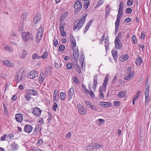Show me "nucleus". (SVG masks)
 Instances as JSON below:
<instances>
[{"mask_svg":"<svg viewBox=\"0 0 151 151\" xmlns=\"http://www.w3.org/2000/svg\"><path fill=\"white\" fill-rule=\"evenodd\" d=\"M83 91V92H86L87 93L89 92V91L86 88L85 86L83 84L82 85Z\"/></svg>","mask_w":151,"mask_h":151,"instance_id":"obj_42","label":"nucleus"},{"mask_svg":"<svg viewBox=\"0 0 151 151\" xmlns=\"http://www.w3.org/2000/svg\"><path fill=\"white\" fill-rule=\"evenodd\" d=\"M76 71L80 74L81 73V68L78 65H77V67L76 68Z\"/></svg>","mask_w":151,"mask_h":151,"instance_id":"obj_64","label":"nucleus"},{"mask_svg":"<svg viewBox=\"0 0 151 151\" xmlns=\"http://www.w3.org/2000/svg\"><path fill=\"white\" fill-rule=\"evenodd\" d=\"M74 93V89L73 87L71 88L68 90V101H70L71 99L73 94Z\"/></svg>","mask_w":151,"mask_h":151,"instance_id":"obj_7","label":"nucleus"},{"mask_svg":"<svg viewBox=\"0 0 151 151\" xmlns=\"http://www.w3.org/2000/svg\"><path fill=\"white\" fill-rule=\"evenodd\" d=\"M90 109L93 110H97L98 109L97 107H96L94 105H92L91 107L90 108Z\"/></svg>","mask_w":151,"mask_h":151,"instance_id":"obj_61","label":"nucleus"},{"mask_svg":"<svg viewBox=\"0 0 151 151\" xmlns=\"http://www.w3.org/2000/svg\"><path fill=\"white\" fill-rule=\"evenodd\" d=\"M18 148V145L15 142L12 143L10 145L11 150L12 151L17 150Z\"/></svg>","mask_w":151,"mask_h":151,"instance_id":"obj_14","label":"nucleus"},{"mask_svg":"<svg viewBox=\"0 0 151 151\" xmlns=\"http://www.w3.org/2000/svg\"><path fill=\"white\" fill-rule=\"evenodd\" d=\"M45 75H44V74L42 73H41L40 74L39 79L38 80L39 83H40V84H42L43 82V81L45 79Z\"/></svg>","mask_w":151,"mask_h":151,"instance_id":"obj_19","label":"nucleus"},{"mask_svg":"<svg viewBox=\"0 0 151 151\" xmlns=\"http://www.w3.org/2000/svg\"><path fill=\"white\" fill-rule=\"evenodd\" d=\"M14 136V135L13 134L10 133L8 135H7V139L9 140L13 138Z\"/></svg>","mask_w":151,"mask_h":151,"instance_id":"obj_45","label":"nucleus"},{"mask_svg":"<svg viewBox=\"0 0 151 151\" xmlns=\"http://www.w3.org/2000/svg\"><path fill=\"white\" fill-rule=\"evenodd\" d=\"M38 123L41 124H43L44 123L43 119L41 118H39L37 119Z\"/></svg>","mask_w":151,"mask_h":151,"instance_id":"obj_40","label":"nucleus"},{"mask_svg":"<svg viewBox=\"0 0 151 151\" xmlns=\"http://www.w3.org/2000/svg\"><path fill=\"white\" fill-rule=\"evenodd\" d=\"M132 39L133 41V42L134 44H136L137 42V40L136 39L135 36L134 35H133L132 37Z\"/></svg>","mask_w":151,"mask_h":151,"instance_id":"obj_57","label":"nucleus"},{"mask_svg":"<svg viewBox=\"0 0 151 151\" xmlns=\"http://www.w3.org/2000/svg\"><path fill=\"white\" fill-rule=\"evenodd\" d=\"M68 14V12H65L63 14H62L61 15H60L59 18L60 22V23L62 22L63 21L65 20Z\"/></svg>","mask_w":151,"mask_h":151,"instance_id":"obj_11","label":"nucleus"},{"mask_svg":"<svg viewBox=\"0 0 151 151\" xmlns=\"http://www.w3.org/2000/svg\"><path fill=\"white\" fill-rule=\"evenodd\" d=\"M65 46L64 45H61L59 47V51L60 52H63L65 49Z\"/></svg>","mask_w":151,"mask_h":151,"instance_id":"obj_50","label":"nucleus"},{"mask_svg":"<svg viewBox=\"0 0 151 151\" xmlns=\"http://www.w3.org/2000/svg\"><path fill=\"white\" fill-rule=\"evenodd\" d=\"M60 96L61 98V100L62 101H64L65 98L66 94L64 93L61 92L60 94Z\"/></svg>","mask_w":151,"mask_h":151,"instance_id":"obj_35","label":"nucleus"},{"mask_svg":"<svg viewBox=\"0 0 151 151\" xmlns=\"http://www.w3.org/2000/svg\"><path fill=\"white\" fill-rule=\"evenodd\" d=\"M27 52L25 50H23V52L22 54H21L20 56V57L22 58H24L27 56Z\"/></svg>","mask_w":151,"mask_h":151,"instance_id":"obj_28","label":"nucleus"},{"mask_svg":"<svg viewBox=\"0 0 151 151\" xmlns=\"http://www.w3.org/2000/svg\"><path fill=\"white\" fill-rule=\"evenodd\" d=\"M4 110L5 114H7L8 113L7 108L5 104H4Z\"/></svg>","mask_w":151,"mask_h":151,"instance_id":"obj_60","label":"nucleus"},{"mask_svg":"<svg viewBox=\"0 0 151 151\" xmlns=\"http://www.w3.org/2000/svg\"><path fill=\"white\" fill-rule=\"evenodd\" d=\"M7 135L5 134L4 135L2 136L1 137L0 139L1 141H4L5 140V139L6 137H7Z\"/></svg>","mask_w":151,"mask_h":151,"instance_id":"obj_56","label":"nucleus"},{"mask_svg":"<svg viewBox=\"0 0 151 151\" xmlns=\"http://www.w3.org/2000/svg\"><path fill=\"white\" fill-rule=\"evenodd\" d=\"M66 26V24L65 22H63L60 24L59 29L60 32L63 31L64 30V27Z\"/></svg>","mask_w":151,"mask_h":151,"instance_id":"obj_26","label":"nucleus"},{"mask_svg":"<svg viewBox=\"0 0 151 151\" xmlns=\"http://www.w3.org/2000/svg\"><path fill=\"white\" fill-rule=\"evenodd\" d=\"M132 9L130 8H127L126 9L125 12L128 14H130L131 13Z\"/></svg>","mask_w":151,"mask_h":151,"instance_id":"obj_63","label":"nucleus"},{"mask_svg":"<svg viewBox=\"0 0 151 151\" xmlns=\"http://www.w3.org/2000/svg\"><path fill=\"white\" fill-rule=\"evenodd\" d=\"M134 73L133 71L132 72H130L129 73V74L127 75L124 78V79L126 80H127L130 79L131 78H132L134 76Z\"/></svg>","mask_w":151,"mask_h":151,"instance_id":"obj_18","label":"nucleus"},{"mask_svg":"<svg viewBox=\"0 0 151 151\" xmlns=\"http://www.w3.org/2000/svg\"><path fill=\"white\" fill-rule=\"evenodd\" d=\"M85 104L89 108H90L92 105L91 103L89 101H86Z\"/></svg>","mask_w":151,"mask_h":151,"instance_id":"obj_53","label":"nucleus"},{"mask_svg":"<svg viewBox=\"0 0 151 151\" xmlns=\"http://www.w3.org/2000/svg\"><path fill=\"white\" fill-rule=\"evenodd\" d=\"M58 105L57 103H54L53 106L52 107V109L53 110L55 111H56V109L58 108Z\"/></svg>","mask_w":151,"mask_h":151,"instance_id":"obj_52","label":"nucleus"},{"mask_svg":"<svg viewBox=\"0 0 151 151\" xmlns=\"http://www.w3.org/2000/svg\"><path fill=\"white\" fill-rule=\"evenodd\" d=\"M44 32V28L42 27H40L38 29L37 33L36 36V41L37 42H40L42 38Z\"/></svg>","mask_w":151,"mask_h":151,"instance_id":"obj_3","label":"nucleus"},{"mask_svg":"<svg viewBox=\"0 0 151 151\" xmlns=\"http://www.w3.org/2000/svg\"><path fill=\"white\" fill-rule=\"evenodd\" d=\"M21 35L22 37L25 42H27L28 39L32 40L34 38L32 34L29 32H23L22 33Z\"/></svg>","mask_w":151,"mask_h":151,"instance_id":"obj_2","label":"nucleus"},{"mask_svg":"<svg viewBox=\"0 0 151 151\" xmlns=\"http://www.w3.org/2000/svg\"><path fill=\"white\" fill-rule=\"evenodd\" d=\"M41 110L38 108H35L32 109V113L35 116H37L40 115Z\"/></svg>","mask_w":151,"mask_h":151,"instance_id":"obj_8","label":"nucleus"},{"mask_svg":"<svg viewBox=\"0 0 151 151\" xmlns=\"http://www.w3.org/2000/svg\"><path fill=\"white\" fill-rule=\"evenodd\" d=\"M110 12V8L109 5H107L105 8V12L109 13Z\"/></svg>","mask_w":151,"mask_h":151,"instance_id":"obj_43","label":"nucleus"},{"mask_svg":"<svg viewBox=\"0 0 151 151\" xmlns=\"http://www.w3.org/2000/svg\"><path fill=\"white\" fill-rule=\"evenodd\" d=\"M104 0H99L98 4L96 6L95 8H98L101 6L104 3Z\"/></svg>","mask_w":151,"mask_h":151,"instance_id":"obj_41","label":"nucleus"},{"mask_svg":"<svg viewBox=\"0 0 151 151\" xmlns=\"http://www.w3.org/2000/svg\"><path fill=\"white\" fill-rule=\"evenodd\" d=\"M38 75V73L35 70H32L29 73L27 74V76L31 79H34L36 78Z\"/></svg>","mask_w":151,"mask_h":151,"instance_id":"obj_5","label":"nucleus"},{"mask_svg":"<svg viewBox=\"0 0 151 151\" xmlns=\"http://www.w3.org/2000/svg\"><path fill=\"white\" fill-rule=\"evenodd\" d=\"M114 43L116 49L121 50L122 47V44L121 41H114Z\"/></svg>","mask_w":151,"mask_h":151,"instance_id":"obj_21","label":"nucleus"},{"mask_svg":"<svg viewBox=\"0 0 151 151\" xmlns=\"http://www.w3.org/2000/svg\"><path fill=\"white\" fill-rule=\"evenodd\" d=\"M18 74H19L20 75H22V76L23 77L25 74V72L23 70H21Z\"/></svg>","mask_w":151,"mask_h":151,"instance_id":"obj_48","label":"nucleus"},{"mask_svg":"<svg viewBox=\"0 0 151 151\" xmlns=\"http://www.w3.org/2000/svg\"><path fill=\"white\" fill-rule=\"evenodd\" d=\"M120 102L118 101H116L113 102L114 105L116 106H118L120 105Z\"/></svg>","mask_w":151,"mask_h":151,"instance_id":"obj_54","label":"nucleus"},{"mask_svg":"<svg viewBox=\"0 0 151 151\" xmlns=\"http://www.w3.org/2000/svg\"><path fill=\"white\" fill-rule=\"evenodd\" d=\"M24 97L26 100L27 101H29L32 99L31 94L27 92V93L24 96Z\"/></svg>","mask_w":151,"mask_h":151,"instance_id":"obj_29","label":"nucleus"},{"mask_svg":"<svg viewBox=\"0 0 151 151\" xmlns=\"http://www.w3.org/2000/svg\"><path fill=\"white\" fill-rule=\"evenodd\" d=\"M103 87L102 86H100L99 88V97L100 98L103 100L104 98V94L103 92Z\"/></svg>","mask_w":151,"mask_h":151,"instance_id":"obj_17","label":"nucleus"},{"mask_svg":"<svg viewBox=\"0 0 151 151\" xmlns=\"http://www.w3.org/2000/svg\"><path fill=\"white\" fill-rule=\"evenodd\" d=\"M59 96L58 92L56 90H54L53 94V101L54 102H56L57 101V97Z\"/></svg>","mask_w":151,"mask_h":151,"instance_id":"obj_20","label":"nucleus"},{"mask_svg":"<svg viewBox=\"0 0 151 151\" xmlns=\"http://www.w3.org/2000/svg\"><path fill=\"white\" fill-rule=\"evenodd\" d=\"M122 36V33L119 32L116 37L114 41H121L120 39Z\"/></svg>","mask_w":151,"mask_h":151,"instance_id":"obj_34","label":"nucleus"},{"mask_svg":"<svg viewBox=\"0 0 151 151\" xmlns=\"http://www.w3.org/2000/svg\"><path fill=\"white\" fill-rule=\"evenodd\" d=\"M53 44L55 46V47H56L57 45L58 44V41L57 39L55 38H54L53 40Z\"/></svg>","mask_w":151,"mask_h":151,"instance_id":"obj_51","label":"nucleus"},{"mask_svg":"<svg viewBox=\"0 0 151 151\" xmlns=\"http://www.w3.org/2000/svg\"><path fill=\"white\" fill-rule=\"evenodd\" d=\"M87 15V13L84 14L82 16V18H81L80 20H77L76 21L73 27L74 30L77 29L78 31L81 27L85 21Z\"/></svg>","mask_w":151,"mask_h":151,"instance_id":"obj_1","label":"nucleus"},{"mask_svg":"<svg viewBox=\"0 0 151 151\" xmlns=\"http://www.w3.org/2000/svg\"><path fill=\"white\" fill-rule=\"evenodd\" d=\"M27 13L26 12H24L22 15V18L24 20L25 19L27 15Z\"/></svg>","mask_w":151,"mask_h":151,"instance_id":"obj_59","label":"nucleus"},{"mask_svg":"<svg viewBox=\"0 0 151 151\" xmlns=\"http://www.w3.org/2000/svg\"><path fill=\"white\" fill-rule=\"evenodd\" d=\"M131 20V19L130 18H127L124 20V22L125 23H127L130 22Z\"/></svg>","mask_w":151,"mask_h":151,"instance_id":"obj_62","label":"nucleus"},{"mask_svg":"<svg viewBox=\"0 0 151 151\" xmlns=\"http://www.w3.org/2000/svg\"><path fill=\"white\" fill-rule=\"evenodd\" d=\"M108 76L106 75L104 79V82L103 83L102 86H101L103 87V91H105L106 89V86H107L108 81Z\"/></svg>","mask_w":151,"mask_h":151,"instance_id":"obj_13","label":"nucleus"},{"mask_svg":"<svg viewBox=\"0 0 151 151\" xmlns=\"http://www.w3.org/2000/svg\"><path fill=\"white\" fill-rule=\"evenodd\" d=\"M142 62V60L140 57H138L136 59V63L137 65H140Z\"/></svg>","mask_w":151,"mask_h":151,"instance_id":"obj_25","label":"nucleus"},{"mask_svg":"<svg viewBox=\"0 0 151 151\" xmlns=\"http://www.w3.org/2000/svg\"><path fill=\"white\" fill-rule=\"evenodd\" d=\"M133 3V0H128L127 3V5L129 6H131Z\"/></svg>","mask_w":151,"mask_h":151,"instance_id":"obj_47","label":"nucleus"},{"mask_svg":"<svg viewBox=\"0 0 151 151\" xmlns=\"http://www.w3.org/2000/svg\"><path fill=\"white\" fill-rule=\"evenodd\" d=\"M84 7L85 9H87L89 4V2L88 0H85L84 1Z\"/></svg>","mask_w":151,"mask_h":151,"instance_id":"obj_33","label":"nucleus"},{"mask_svg":"<svg viewBox=\"0 0 151 151\" xmlns=\"http://www.w3.org/2000/svg\"><path fill=\"white\" fill-rule=\"evenodd\" d=\"M108 102H101L100 104L102 106L109 107L110 106Z\"/></svg>","mask_w":151,"mask_h":151,"instance_id":"obj_31","label":"nucleus"},{"mask_svg":"<svg viewBox=\"0 0 151 151\" xmlns=\"http://www.w3.org/2000/svg\"><path fill=\"white\" fill-rule=\"evenodd\" d=\"M95 148L94 143H91L87 147V150H91Z\"/></svg>","mask_w":151,"mask_h":151,"instance_id":"obj_30","label":"nucleus"},{"mask_svg":"<svg viewBox=\"0 0 151 151\" xmlns=\"http://www.w3.org/2000/svg\"><path fill=\"white\" fill-rule=\"evenodd\" d=\"M94 145L95 148L97 149H100V148H102L103 147V145L102 144H99L97 143H94Z\"/></svg>","mask_w":151,"mask_h":151,"instance_id":"obj_39","label":"nucleus"},{"mask_svg":"<svg viewBox=\"0 0 151 151\" xmlns=\"http://www.w3.org/2000/svg\"><path fill=\"white\" fill-rule=\"evenodd\" d=\"M4 49L5 50L9 52H12L13 51L12 48L8 45L5 46L4 47Z\"/></svg>","mask_w":151,"mask_h":151,"instance_id":"obj_32","label":"nucleus"},{"mask_svg":"<svg viewBox=\"0 0 151 151\" xmlns=\"http://www.w3.org/2000/svg\"><path fill=\"white\" fill-rule=\"evenodd\" d=\"M88 93H89V94L90 95L91 98H93L94 97V94L93 92V91H91V90L90 91H89V92H88Z\"/></svg>","mask_w":151,"mask_h":151,"instance_id":"obj_58","label":"nucleus"},{"mask_svg":"<svg viewBox=\"0 0 151 151\" xmlns=\"http://www.w3.org/2000/svg\"><path fill=\"white\" fill-rule=\"evenodd\" d=\"M141 93V91H137V95L135 96L134 98H135L136 99H137L138 98H139L140 96Z\"/></svg>","mask_w":151,"mask_h":151,"instance_id":"obj_49","label":"nucleus"},{"mask_svg":"<svg viewBox=\"0 0 151 151\" xmlns=\"http://www.w3.org/2000/svg\"><path fill=\"white\" fill-rule=\"evenodd\" d=\"M22 75H20L19 74H17L15 77V80L17 83H19L21 82L23 78Z\"/></svg>","mask_w":151,"mask_h":151,"instance_id":"obj_22","label":"nucleus"},{"mask_svg":"<svg viewBox=\"0 0 151 151\" xmlns=\"http://www.w3.org/2000/svg\"><path fill=\"white\" fill-rule=\"evenodd\" d=\"M125 95V94L123 92L121 91L118 93L117 96L121 98H124Z\"/></svg>","mask_w":151,"mask_h":151,"instance_id":"obj_44","label":"nucleus"},{"mask_svg":"<svg viewBox=\"0 0 151 151\" xmlns=\"http://www.w3.org/2000/svg\"><path fill=\"white\" fill-rule=\"evenodd\" d=\"M41 18L40 14H38L35 16L33 19V22L35 24H36L40 21Z\"/></svg>","mask_w":151,"mask_h":151,"instance_id":"obj_15","label":"nucleus"},{"mask_svg":"<svg viewBox=\"0 0 151 151\" xmlns=\"http://www.w3.org/2000/svg\"><path fill=\"white\" fill-rule=\"evenodd\" d=\"M48 55V52H45L42 56H40V58L45 59L47 58Z\"/></svg>","mask_w":151,"mask_h":151,"instance_id":"obj_46","label":"nucleus"},{"mask_svg":"<svg viewBox=\"0 0 151 151\" xmlns=\"http://www.w3.org/2000/svg\"><path fill=\"white\" fill-rule=\"evenodd\" d=\"M32 58L33 59H39L40 58V57L37 53H34L32 55Z\"/></svg>","mask_w":151,"mask_h":151,"instance_id":"obj_37","label":"nucleus"},{"mask_svg":"<svg viewBox=\"0 0 151 151\" xmlns=\"http://www.w3.org/2000/svg\"><path fill=\"white\" fill-rule=\"evenodd\" d=\"M74 8L75 9V12L79 13L82 8V4L79 0H76L74 5Z\"/></svg>","mask_w":151,"mask_h":151,"instance_id":"obj_4","label":"nucleus"},{"mask_svg":"<svg viewBox=\"0 0 151 151\" xmlns=\"http://www.w3.org/2000/svg\"><path fill=\"white\" fill-rule=\"evenodd\" d=\"M115 28H116V30H118L119 29V22H115Z\"/></svg>","mask_w":151,"mask_h":151,"instance_id":"obj_55","label":"nucleus"},{"mask_svg":"<svg viewBox=\"0 0 151 151\" xmlns=\"http://www.w3.org/2000/svg\"><path fill=\"white\" fill-rule=\"evenodd\" d=\"M41 126L39 125H37L36 127L35 128V132L36 133H37L41 131Z\"/></svg>","mask_w":151,"mask_h":151,"instance_id":"obj_36","label":"nucleus"},{"mask_svg":"<svg viewBox=\"0 0 151 151\" xmlns=\"http://www.w3.org/2000/svg\"><path fill=\"white\" fill-rule=\"evenodd\" d=\"M15 117L16 120L19 122H21L23 120V116L20 114H15Z\"/></svg>","mask_w":151,"mask_h":151,"instance_id":"obj_12","label":"nucleus"},{"mask_svg":"<svg viewBox=\"0 0 151 151\" xmlns=\"http://www.w3.org/2000/svg\"><path fill=\"white\" fill-rule=\"evenodd\" d=\"M73 58L76 60H78L79 58V52L78 49V47H77L76 49L73 50Z\"/></svg>","mask_w":151,"mask_h":151,"instance_id":"obj_9","label":"nucleus"},{"mask_svg":"<svg viewBox=\"0 0 151 151\" xmlns=\"http://www.w3.org/2000/svg\"><path fill=\"white\" fill-rule=\"evenodd\" d=\"M97 76H94L92 89L93 91H95L96 89V87L97 84Z\"/></svg>","mask_w":151,"mask_h":151,"instance_id":"obj_16","label":"nucleus"},{"mask_svg":"<svg viewBox=\"0 0 151 151\" xmlns=\"http://www.w3.org/2000/svg\"><path fill=\"white\" fill-rule=\"evenodd\" d=\"M111 52L113 58L114 59V61L116 62L117 60V58L118 56L117 51L114 50L113 49L111 51Z\"/></svg>","mask_w":151,"mask_h":151,"instance_id":"obj_23","label":"nucleus"},{"mask_svg":"<svg viewBox=\"0 0 151 151\" xmlns=\"http://www.w3.org/2000/svg\"><path fill=\"white\" fill-rule=\"evenodd\" d=\"M119 8L118 11H123L124 7V3L122 1L120 2L119 4Z\"/></svg>","mask_w":151,"mask_h":151,"instance_id":"obj_38","label":"nucleus"},{"mask_svg":"<svg viewBox=\"0 0 151 151\" xmlns=\"http://www.w3.org/2000/svg\"><path fill=\"white\" fill-rule=\"evenodd\" d=\"M3 64L7 66L12 67V64L11 62L8 60H6L2 61Z\"/></svg>","mask_w":151,"mask_h":151,"instance_id":"obj_24","label":"nucleus"},{"mask_svg":"<svg viewBox=\"0 0 151 151\" xmlns=\"http://www.w3.org/2000/svg\"><path fill=\"white\" fill-rule=\"evenodd\" d=\"M77 107L79 112L81 114H85L86 113L87 110L84 108L82 105L78 104L77 105Z\"/></svg>","mask_w":151,"mask_h":151,"instance_id":"obj_6","label":"nucleus"},{"mask_svg":"<svg viewBox=\"0 0 151 151\" xmlns=\"http://www.w3.org/2000/svg\"><path fill=\"white\" fill-rule=\"evenodd\" d=\"M27 92L30 94H31L33 96H35L36 95L37 92L35 90L33 89H28L27 90Z\"/></svg>","mask_w":151,"mask_h":151,"instance_id":"obj_27","label":"nucleus"},{"mask_svg":"<svg viewBox=\"0 0 151 151\" xmlns=\"http://www.w3.org/2000/svg\"><path fill=\"white\" fill-rule=\"evenodd\" d=\"M33 129L32 126L29 124H27L25 125L24 128V130L25 132L27 133H30Z\"/></svg>","mask_w":151,"mask_h":151,"instance_id":"obj_10","label":"nucleus"}]
</instances>
